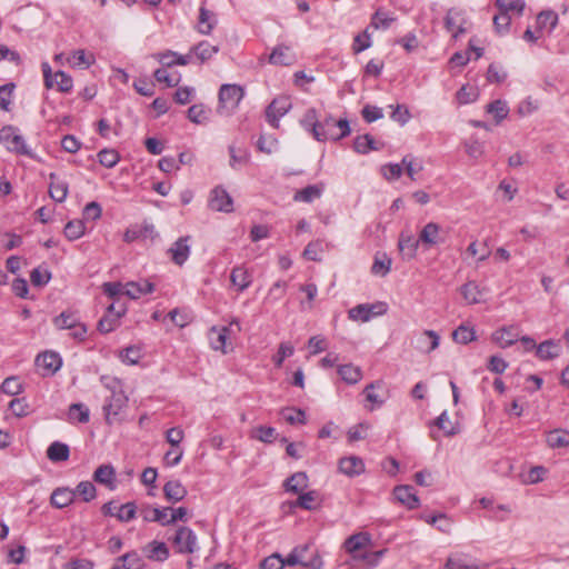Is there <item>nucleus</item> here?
<instances>
[{"label":"nucleus","instance_id":"obj_28","mask_svg":"<svg viewBox=\"0 0 569 569\" xmlns=\"http://www.w3.org/2000/svg\"><path fill=\"white\" fill-rule=\"evenodd\" d=\"M230 280L238 291H244L250 287L252 277L244 267L237 266L231 270Z\"/></svg>","mask_w":569,"mask_h":569},{"label":"nucleus","instance_id":"obj_43","mask_svg":"<svg viewBox=\"0 0 569 569\" xmlns=\"http://www.w3.org/2000/svg\"><path fill=\"white\" fill-rule=\"evenodd\" d=\"M283 486L287 491L299 493L301 490L307 488L308 477L305 472H296L291 477L286 479Z\"/></svg>","mask_w":569,"mask_h":569},{"label":"nucleus","instance_id":"obj_54","mask_svg":"<svg viewBox=\"0 0 569 569\" xmlns=\"http://www.w3.org/2000/svg\"><path fill=\"white\" fill-rule=\"evenodd\" d=\"M487 111L495 116L497 123H500L503 119L507 118L509 108L506 101L495 100L487 106Z\"/></svg>","mask_w":569,"mask_h":569},{"label":"nucleus","instance_id":"obj_51","mask_svg":"<svg viewBox=\"0 0 569 569\" xmlns=\"http://www.w3.org/2000/svg\"><path fill=\"white\" fill-rule=\"evenodd\" d=\"M86 227L82 220H71L64 226V236L73 241L81 238L84 234Z\"/></svg>","mask_w":569,"mask_h":569},{"label":"nucleus","instance_id":"obj_18","mask_svg":"<svg viewBox=\"0 0 569 569\" xmlns=\"http://www.w3.org/2000/svg\"><path fill=\"white\" fill-rule=\"evenodd\" d=\"M420 242L419 238L416 239L413 234L401 232L398 240V249L401 257L406 260L413 259Z\"/></svg>","mask_w":569,"mask_h":569},{"label":"nucleus","instance_id":"obj_8","mask_svg":"<svg viewBox=\"0 0 569 569\" xmlns=\"http://www.w3.org/2000/svg\"><path fill=\"white\" fill-rule=\"evenodd\" d=\"M208 206L212 211L230 213L233 211V199L221 186L210 191Z\"/></svg>","mask_w":569,"mask_h":569},{"label":"nucleus","instance_id":"obj_25","mask_svg":"<svg viewBox=\"0 0 569 569\" xmlns=\"http://www.w3.org/2000/svg\"><path fill=\"white\" fill-rule=\"evenodd\" d=\"M66 60L72 68H89L96 62L94 54L83 49L73 50Z\"/></svg>","mask_w":569,"mask_h":569},{"label":"nucleus","instance_id":"obj_12","mask_svg":"<svg viewBox=\"0 0 569 569\" xmlns=\"http://www.w3.org/2000/svg\"><path fill=\"white\" fill-rule=\"evenodd\" d=\"M466 17L465 11L457 8H451L447 11L445 17V27L446 29L452 33L453 39H458L462 33L466 32L465 29Z\"/></svg>","mask_w":569,"mask_h":569},{"label":"nucleus","instance_id":"obj_5","mask_svg":"<svg viewBox=\"0 0 569 569\" xmlns=\"http://www.w3.org/2000/svg\"><path fill=\"white\" fill-rule=\"evenodd\" d=\"M387 305L385 302L361 303L348 311V317L352 321L368 322L373 317L385 315Z\"/></svg>","mask_w":569,"mask_h":569},{"label":"nucleus","instance_id":"obj_57","mask_svg":"<svg viewBox=\"0 0 569 569\" xmlns=\"http://www.w3.org/2000/svg\"><path fill=\"white\" fill-rule=\"evenodd\" d=\"M510 24L511 18L508 12L499 11V13L493 17V27L499 36L507 34L509 32Z\"/></svg>","mask_w":569,"mask_h":569},{"label":"nucleus","instance_id":"obj_7","mask_svg":"<svg viewBox=\"0 0 569 569\" xmlns=\"http://www.w3.org/2000/svg\"><path fill=\"white\" fill-rule=\"evenodd\" d=\"M292 108V103L287 96H280L274 98L266 110V119L270 123V126L274 129L279 128L280 119L286 116L290 109Z\"/></svg>","mask_w":569,"mask_h":569},{"label":"nucleus","instance_id":"obj_15","mask_svg":"<svg viewBox=\"0 0 569 569\" xmlns=\"http://www.w3.org/2000/svg\"><path fill=\"white\" fill-rule=\"evenodd\" d=\"M36 365L44 371V375L56 373L61 365V357L53 351H46L37 356Z\"/></svg>","mask_w":569,"mask_h":569},{"label":"nucleus","instance_id":"obj_48","mask_svg":"<svg viewBox=\"0 0 569 569\" xmlns=\"http://www.w3.org/2000/svg\"><path fill=\"white\" fill-rule=\"evenodd\" d=\"M353 149L358 153L366 154L371 150H378L379 147L372 136L363 134V136H359L355 139Z\"/></svg>","mask_w":569,"mask_h":569},{"label":"nucleus","instance_id":"obj_37","mask_svg":"<svg viewBox=\"0 0 569 569\" xmlns=\"http://www.w3.org/2000/svg\"><path fill=\"white\" fill-rule=\"evenodd\" d=\"M322 192H323L322 184H310L301 190H298L293 196V200L299 201V202L310 203L313 200L320 198Z\"/></svg>","mask_w":569,"mask_h":569},{"label":"nucleus","instance_id":"obj_47","mask_svg":"<svg viewBox=\"0 0 569 569\" xmlns=\"http://www.w3.org/2000/svg\"><path fill=\"white\" fill-rule=\"evenodd\" d=\"M391 268V258L387 253H377L371 267V272L376 276L386 277Z\"/></svg>","mask_w":569,"mask_h":569},{"label":"nucleus","instance_id":"obj_62","mask_svg":"<svg viewBox=\"0 0 569 569\" xmlns=\"http://www.w3.org/2000/svg\"><path fill=\"white\" fill-rule=\"evenodd\" d=\"M137 506L134 502H127L120 506L117 510L116 518L122 522H129L136 518Z\"/></svg>","mask_w":569,"mask_h":569},{"label":"nucleus","instance_id":"obj_3","mask_svg":"<svg viewBox=\"0 0 569 569\" xmlns=\"http://www.w3.org/2000/svg\"><path fill=\"white\" fill-rule=\"evenodd\" d=\"M309 547L299 546L291 550V552L283 558L284 566L299 565L302 569H322L323 561L318 552H312L308 556Z\"/></svg>","mask_w":569,"mask_h":569},{"label":"nucleus","instance_id":"obj_6","mask_svg":"<svg viewBox=\"0 0 569 569\" xmlns=\"http://www.w3.org/2000/svg\"><path fill=\"white\" fill-rule=\"evenodd\" d=\"M244 96L243 88L238 84L226 83L219 90V107L218 111L222 109L233 110L238 107Z\"/></svg>","mask_w":569,"mask_h":569},{"label":"nucleus","instance_id":"obj_39","mask_svg":"<svg viewBox=\"0 0 569 569\" xmlns=\"http://www.w3.org/2000/svg\"><path fill=\"white\" fill-rule=\"evenodd\" d=\"M147 557L156 561H164L169 558V549L162 541L153 540L146 547Z\"/></svg>","mask_w":569,"mask_h":569},{"label":"nucleus","instance_id":"obj_9","mask_svg":"<svg viewBox=\"0 0 569 569\" xmlns=\"http://www.w3.org/2000/svg\"><path fill=\"white\" fill-rule=\"evenodd\" d=\"M158 236L159 234L156 230V227L152 223L143 222L140 226L139 224L130 226L123 234V240L127 243H131V242L140 240V239L141 240H146V239L154 240Z\"/></svg>","mask_w":569,"mask_h":569},{"label":"nucleus","instance_id":"obj_38","mask_svg":"<svg viewBox=\"0 0 569 569\" xmlns=\"http://www.w3.org/2000/svg\"><path fill=\"white\" fill-rule=\"evenodd\" d=\"M492 339L501 348H507L518 340V333L515 331L513 327L501 328L493 332Z\"/></svg>","mask_w":569,"mask_h":569},{"label":"nucleus","instance_id":"obj_11","mask_svg":"<svg viewBox=\"0 0 569 569\" xmlns=\"http://www.w3.org/2000/svg\"><path fill=\"white\" fill-rule=\"evenodd\" d=\"M237 326L238 330H240V323L238 320L233 319L230 325L227 327H212L209 331V341L210 346L213 350H219L223 353H227V338L232 326Z\"/></svg>","mask_w":569,"mask_h":569},{"label":"nucleus","instance_id":"obj_29","mask_svg":"<svg viewBox=\"0 0 569 569\" xmlns=\"http://www.w3.org/2000/svg\"><path fill=\"white\" fill-rule=\"evenodd\" d=\"M440 342L439 335L433 330H425L417 339V348L429 353L438 348Z\"/></svg>","mask_w":569,"mask_h":569},{"label":"nucleus","instance_id":"obj_56","mask_svg":"<svg viewBox=\"0 0 569 569\" xmlns=\"http://www.w3.org/2000/svg\"><path fill=\"white\" fill-rule=\"evenodd\" d=\"M53 87H56L60 92H70L73 87L71 76L61 70L57 71L53 78Z\"/></svg>","mask_w":569,"mask_h":569},{"label":"nucleus","instance_id":"obj_4","mask_svg":"<svg viewBox=\"0 0 569 569\" xmlns=\"http://www.w3.org/2000/svg\"><path fill=\"white\" fill-rule=\"evenodd\" d=\"M172 543L178 553H193L198 550V539L196 532L189 527H179Z\"/></svg>","mask_w":569,"mask_h":569},{"label":"nucleus","instance_id":"obj_23","mask_svg":"<svg viewBox=\"0 0 569 569\" xmlns=\"http://www.w3.org/2000/svg\"><path fill=\"white\" fill-rule=\"evenodd\" d=\"M187 493V488L179 480H170L163 486V495L172 503L183 500Z\"/></svg>","mask_w":569,"mask_h":569},{"label":"nucleus","instance_id":"obj_50","mask_svg":"<svg viewBox=\"0 0 569 569\" xmlns=\"http://www.w3.org/2000/svg\"><path fill=\"white\" fill-rule=\"evenodd\" d=\"M446 568L447 569H472V568H476V565L466 555H453L447 559Z\"/></svg>","mask_w":569,"mask_h":569},{"label":"nucleus","instance_id":"obj_20","mask_svg":"<svg viewBox=\"0 0 569 569\" xmlns=\"http://www.w3.org/2000/svg\"><path fill=\"white\" fill-rule=\"evenodd\" d=\"M93 480L110 490L116 489V469L111 465H101L93 472Z\"/></svg>","mask_w":569,"mask_h":569},{"label":"nucleus","instance_id":"obj_55","mask_svg":"<svg viewBox=\"0 0 569 569\" xmlns=\"http://www.w3.org/2000/svg\"><path fill=\"white\" fill-rule=\"evenodd\" d=\"M452 339L458 343L467 345L476 339V332L473 328L461 325L452 332Z\"/></svg>","mask_w":569,"mask_h":569},{"label":"nucleus","instance_id":"obj_30","mask_svg":"<svg viewBox=\"0 0 569 569\" xmlns=\"http://www.w3.org/2000/svg\"><path fill=\"white\" fill-rule=\"evenodd\" d=\"M371 542V537L367 532H359L350 536L345 541V549L347 552L355 555L361 549L366 548Z\"/></svg>","mask_w":569,"mask_h":569},{"label":"nucleus","instance_id":"obj_64","mask_svg":"<svg viewBox=\"0 0 569 569\" xmlns=\"http://www.w3.org/2000/svg\"><path fill=\"white\" fill-rule=\"evenodd\" d=\"M119 562L126 565V569H141L142 560L136 551L127 552L118 558Z\"/></svg>","mask_w":569,"mask_h":569},{"label":"nucleus","instance_id":"obj_17","mask_svg":"<svg viewBox=\"0 0 569 569\" xmlns=\"http://www.w3.org/2000/svg\"><path fill=\"white\" fill-rule=\"evenodd\" d=\"M393 495L397 501L406 506L408 509H417L420 506V500L417 497L413 487L408 485L397 486L393 489Z\"/></svg>","mask_w":569,"mask_h":569},{"label":"nucleus","instance_id":"obj_16","mask_svg":"<svg viewBox=\"0 0 569 569\" xmlns=\"http://www.w3.org/2000/svg\"><path fill=\"white\" fill-rule=\"evenodd\" d=\"M126 305L121 303L117 312L104 313V316L98 321V331L103 335L112 332L120 325V318L126 313Z\"/></svg>","mask_w":569,"mask_h":569},{"label":"nucleus","instance_id":"obj_26","mask_svg":"<svg viewBox=\"0 0 569 569\" xmlns=\"http://www.w3.org/2000/svg\"><path fill=\"white\" fill-rule=\"evenodd\" d=\"M76 498V491L69 488L60 487L52 491L50 502L53 507L62 509L73 502Z\"/></svg>","mask_w":569,"mask_h":569},{"label":"nucleus","instance_id":"obj_22","mask_svg":"<svg viewBox=\"0 0 569 569\" xmlns=\"http://www.w3.org/2000/svg\"><path fill=\"white\" fill-rule=\"evenodd\" d=\"M217 22L216 13L208 10L204 6H201L199 9L197 30L201 34H210L217 26Z\"/></svg>","mask_w":569,"mask_h":569},{"label":"nucleus","instance_id":"obj_49","mask_svg":"<svg viewBox=\"0 0 569 569\" xmlns=\"http://www.w3.org/2000/svg\"><path fill=\"white\" fill-rule=\"evenodd\" d=\"M461 295L469 305L480 302L481 290L475 281H469L461 287Z\"/></svg>","mask_w":569,"mask_h":569},{"label":"nucleus","instance_id":"obj_40","mask_svg":"<svg viewBox=\"0 0 569 569\" xmlns=\"http://www.w3.org/2000/svg\"><path fill=\"white\" fill-rule=\"evenodd\" d=\"M211 110L202 103L192 104L188 111V119L196 124H203L209 120Z\"/></svg>","mask_w":569,"mask_h":569},{"label":"nucleus","instance_id":"obj_19","mask_svg":"<svg viewBox=\"0 0 569 569\" xmlns=\"http://www.w3.org/2000/svg\"><path fill=\"white\" fill-rule=\"evenodd\" d=\"M365 469V462L360 457L349 456L339 460V470L348 477L359 476Z\"/></svg>","mask_w":569,"mask_h":569},{"label":"nucleus","instance_id":"obj_24","mask_svg":"<svg viewBox=\"0 0 569 569\" xmlns=\"http://www.w3.org/2000/svg\"><path fill=\"white\" fill-rule=\"evenodd\" d=\"M561 351L560 343L552 339L545 340L537 346L536 357L540 360H552L559 357Z\"/></svg>","mask_w":569,"mask_h":569},{"label":"nucleus","instance_id":"obj_35","mask_svg":"<svg viewBox=\"0 0 569 569\" xmlns=\"http://www.w3.org/2000/svg\"><path fill=\"white\" fill-rule=\"evenodd\" d=\"M171 508H149L146 507L141 509L140 515L142 516L144 521L159 522L161 526H169L166 521H168V511Z\"/></svg>","mask_w":569,"mask_h":569},{"label":"nucleus","instance_id":"obj_36","mask_svg":"<svg viewBox=\"0 0 569 569\" xmlns=\"http://www.w3.org/2000/svg\"><path fill=\"white\" fill-rule=\"evenodd\" d=\"M69 456V446L60 441H53L47 449V457L52 462L66 461Z\"/></svg>","mask_w":569,"mask_h":569},{"label":"nucleus","instance_id":"obj_10","mask_svg":"<svg viewBox=\"0 0 569 569\" xmlns=\"http://www.w3.org/2000/svg\"><path fill=\"white\" fill-rule=\"evenodd\" d=\"M128 398L122 390H112L111 396L106 400L103 405V411L106 421L111 425L112 417L119 415V412L127 406Z\"/></svg>","mask_w":569,"mask_h":569},{"label":"nucleus","instance_id":"obj_59","mask_svg":"<svg viewBox=\"0 0 569 569\" xmlns=\"http://www.w3.org/2000/svg\"><path fill=\"white\" fill-rule=\"evenodd\" d=\"M76 496L79 495L84 502L93 500L97 496V489L91 481H81L76 489Z\"/></svg>","mask_w":569,"mask_h":569},{"label":"nucleus","instance_id":"obj_58","mask_svg":"<svg viewBox=\"0 0 569 569\" xmlns=\"http://www.w3.org/2000/svg\"><path fill=\"white\" fill-rule=\"evenodd\" d=\"M69 418L86 423L90 419V411L83 403H72L69 408Z\"/></svg>","mask_w":569,"mask_h":569},{"label":"nucleus","instance_id":"obj_46","mask_svg":"<svg viewBox=\"0 0 569 569\" xmlns=\"http://www.w3.org/2000/svg\"><path fill=\"white\" fill-rule=\"evenodd\" d=\"M300 124L307 131H310L316 139V132L319 131L320 120H318L317 110L315 108L308 109L300 120Z\"/></svg>","mask_w":569,"mask_h":569},{"label":"nucleus","instance_id":"obj_34","mask_svg":"<svg viewBox=\"0 0 569 569\" xmlns=\"http://www.w3.org/2000/svg\"><path fill=\"white\" fill-rule=\"evenodd\" d=\"M338 375L348 385H356L362 379V370L352 363L341 365L337 369Z\"/></svg>","mask_w":569,"mask_h":569},{"label":"nucleus","instance_id":"obj_2","mask_svg":"<svg viewBox=\"0 0 569 569\" xmlns=\"http://www.w3.org/2000/svg\"><path fill=\"white\" fill-rule=\"evenodd\" d=\"M350 133V127L347 119L336 120L332 116L326 117L320 121L319 131L316 132V140H340Z\"/></svg>","mask_w":569,"mask_h":569},{"label":"nucleus","instance_id":"obj_33","mask_svg":"<svg viewBox=\"0 0 569 569\" xmlns=\"http://www.w3.org/2000/svg\"><path fill=\"white\" fill-rule=\"evenodd\" d=\"M295 61V56L289 47L278 46L269 56V62L279 66H290Z\"/></svg>","mask_w":569,"mask_h":569},{"label":"nucleus","instance_id":"obj_27","mask_svg":"<svg viewBox=\"0 0 569 569\" xmlns=\"http://www.w3.org/2000/svg\"><path fill=\"white\" fill-rule=\"evenodd\" d=\"M154 290V284L148 279H142L137 282H128L126 284L124 295L131 299H138L142 295L151 293Z\"/></svg>","mask_w":569,"mask_h":569},{"label":"nucleus","instance_id":"obj_21","mask_svg":"<svg viewBox=\"0 0 569 569\" xmlns=\"http://www.w3.org/2000/svg\"><path fill=\"white\" fill-rule=\"evenodd\" d=\"M419 240L427 247L439 244L443 241L440 237V226L436 222H428L419 233Z\"/></svg>","mask_w":569,"mask_h":569},{"label":"nucleus","instance_id":"obj_45","mask_svg":"<svg viewBox=\"0 0 569 569\" xmlns=\"http://www.w3.org/2000/svg\"><path fill=\"white\" fill-rule=\"evenodd\" d=\"M79 322V317L72 311H63L53 319V325L58 330H69Z\"/></svg>","mask_w":569,"mask_h":569},{"label":"nucleus","instance_id":"obj_52","mask_svg":"<svg viewBox=\"0 0 569 569\" xmlns=\"http://www.w3.org/2000/svg\"><path fill=\"white\" fill-rule=\"evenodd\" d=\"M230 166L232 169H239L240 166L248 163L250 153L247 149H237L233 146L229 147Z\"/></svg>","mask_w":569,"mask_h":569},{"label":"nucleus","instance_id":"obj_53","mask_svg":"<svg viewBox=\"0 0 569 569\" xmlns=\"http://www.w3.org/2000/svg\"><path fill=\"white\" fill-rule=\"evenodd\" d=\"M496 7L499 11L517 12L522 14L526 3L525 0H496Z\"/></svg>","mask_w":569,"mask_h":569},{"label":"nucleus","instance_id":"obj_41","mask_svg":"<svg viewBox=\"0 0 569 569\" xmlns=\"http://www.w3.org/2000/svg\"><path fill=\"white\" fill-rule=\"evenodd\" d=\"M382 387L383 382L380 380L373 381L365 387L363 395L366 396V400L372 405L370 410L375 407H381L385 403V398L376 392L377 389H381Z\"/></svg>","mask_w":569,"mask_h":569},{"label":"nucleus","instance_id":"obj_61","mask_svg":"<svg viewBox=\"0 0 569 569\" xmlns=\"http://www.w3.org/2000/svg\"><path fill=\"white\" fill-rule=\"evenodd\" d=\"M99 163L106 168H113L120 160L119 153L113 149H103L98 153Z\"/></svg>","mask_w":569,"mask_h":569},{"label":"nucleus","instance_id":"obj_32","mask_svg":"<svg viewBox=\"0 0 569 569\" xmlns=\"http://www.w3.org/2000/svg\"><path fill=\"white\" fill-rule=\"evenodd\" d=\"M546 442L551 449L569 447V431L566 429H553L546 433Z\"/></svg>","mask_w":569,"mask_h":569},{"label":"nucleus","instance_id":"obj_44","mask_svg":"<svg viewBox=\"0 0 569 569\" xmlns=\"http://www.w3.org/2000/svg\"><path fill=\"white\" fill-rule=\"evenodd\" d=\"M50 179L49 192L51 198L57 202H63L68 196V183L64 181H54V173H50Z\"/></svg>","mask_w":569,"mask_h":569},{"label":"nucleus","instance_id":"obj_14","mask_svg":"<svg viewBox=\"0 0 569 569\" xmlns=\"http://www.w3.org/2000/svg\"><path fill=\"white\" fill-rule=\"evenodd\" d=\"M152 58L161 63L163 68H171L173 66H187L190 62L191 54L183 56L172 50H166L153 53Z\"/></svg>","mask_w":569,"mask_h":569},{"label":"nucleus","instance_id":"obj_42","mask_svg":"<svg viewBox=\"0 0 569 569\" xmlns=\"http://www.w3.org/2000/svg\"><path fill=\"white\" fill-rule=\"evenodd\" d=\"M218 51L219 47L212 46L208 41H200L190 50L191 53L196 54L200 62H206L207 60L211 59L216 53H218Z\"/></svg>","mask_w":569,"mask_h":569},{"label":"nucleus","instance_id":"obj_13","mask_svg":"<svg viewBox=\"0 0 569 569\" xmlns=\"http://www.w3.org/2000/svg\"><path fill=\"white\" fill-rule=\"evenodd\" d=\"M190 241V236L180 237L168 249L171 260L177 266H182L188 260L191 251Z\"/></svg>","mask_w":569,"mask_h":569},{"label":"nucleus","instance_id":"obj_63","mask_svg":"<svg viewBox=\"0 0 569 569\" xmlns=\"http://www.w3.org/2000/svg\"><path fill=\"white\" fill-rule=\"evenodd\" d=\"M51 279V273L48 269L41 267L34 268L30 273V281L34 287H43Z\"/></svg>","mask_w":569,"mask_h":569},{"label":"nucleus","instance_id":"obj_1","mask_svg":"<svg viewBox=\"0 0 569 569\" xmlns=\"http://www.w3.org/2000/svg\"><path fill=\"white\" fill-rule=\"evenodd\" d=\"M0 142L10 151L22 154L31 159H37L36 153L27 146L19 128L14 126H4L0 130Z\"/></svg>","mask_w":569,"mask_h":569},{"label":"nucleus","instance_id":"obj_31","mask_svg":"<svg viewBox=\"0 0 569 569\" xmlns=\"http://www.w3.org/2000/svg\"><path fill=\"white\" fill-rule=\"evenodd\" d=\"M559 21L558 14L552 10H543L537 16V32L546 30L549 34L555 30Z\"/></svg>","mask_w":569,"mask_h":569},{"label":"nucleus","instance_id":"obj_60","mask_svg":"<svg viewBox=\"0 0 569 569\" xmlns=\"http://www.w3.org/2000/svg\"><path fill=\"white\" fill-rule=\"evenodd\" d=\"M318 498V493L315 490L301 493L298 499L293 502L295 507L302 508L305 510H315L317 506L315 505Z\"/></svg>","mask_w":569,"mask_h":569}]
</instances>
